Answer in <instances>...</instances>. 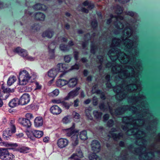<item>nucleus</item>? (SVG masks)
Returning a JSON list of instances; mask_svg holds the SVG:
<instances>
[{
	"mask_svg": "<svg viewBox=\"0 0 160 160\" xmlns=\"http://www.w3.org/2000/svg\"><path fill=\"white\" fill-rule=\"evenodd\" d=\"M117 82H121V84L114 87L113 91L116 92L115 96L117 100L121 101L128 97V92L134 91L136 94L128 98V102L132 103L136 106L137 109L135 113L136 117L132 116L124 117L122 119L123 122L127 125L132 127V128L127 129L124 127V130H127V134L128 135H133L142 142L143 146L137 148L136 150H139V152H137L139 155L140 160H148L150 158L158 155H160V147L156 148L153 146L151 147L149 149H147L145 144L146 142L143 141L146 136V132L142 130V128L145 126L147 120L145 119L146 116L148 115V111L146 109L147 102L145 97L141 94L142 90L141 85L139 79H115ZM157 140L160 142V133L157 136Z\"/></svg>",
	"mask_w": 160,
	"mask_h": 160,
	"instance_id": "obj_1",
	"label": "nucleus"
},
{
	"mask_svg": "<svg viewBox=\"0 0 160 160\" xmlns=\"http://www.w3.org/2000/svg\"><path fill=\"white\" fill-rule=\"evenodd\" d=\"M99 108L101 110L104 111L109 110L111 114H115L116 116L122 114L127 110L131 111L132 112L135 113L137 109L136 107L133 106H125L117 109L115 111L114 113L113 114L112 111V109L109 106L108 103L107 104V106H105L103 102L101 103L99 105Z\"/></svg>",
	"mask_w": 160,
	"mask_h": 160,
	"instance_id": "obj_2",
	"label": "nucleus"
},
{
	"mask_svg": "<svg viewBox=\"0 0 160 160\" xmlns=\"http://www.w3.org/2000/svg\"><path fill=\"white\" fill-rule=\"evenodd\" d=\"M18 85L24 86L26 85L29 83L32 82L33 80L36 78L37 75L34 72L29 74L28 72L25 69H21L19 74Z\"/></svg>",
	"mask_w": 160,
	"mask_h": 160,
	"instance_id": "obj_3",
	"label": "nucleus"
},
{
	"mask_svg": "<svg viewBox=\"0 0 160 160\" xmlns=\"http://www.w3.org/2000/svg\"><path fill=\"white\" fill-rule=\"evenodd\" d=\"M18 53L19 55L23 57L25 59L33 61L35 59V58L28 56V52L26 50L22 49L19 47L16 48L12 51H7L8 55L10 56H13L14 53Z\"/></svg>",
	"mask_w": 160,
	"mask_h": 160,
	"instance_id": "obj_4",
	"label": "nucleus"
},
{
	"mask_svg": "<svg viewBox=\"0 0 160 160\" xmlns=\"http://www.w3.org/2000/svg\"><path fill=\"white\" fill-rule=\"evenodd\" d=\"M8 149L13 150L14 148H0V159L2 160H12L14 158V156L12 153L9 152Z\"/></svg>",
	"mask_w": 160,
	"mask_h": 160,
	"instance_id": "obj_5",
	"label": "nucleus"
},
{
	"mask_svg": "<svg viewBox=\"0 0 160 160\" xmlns=\"http://www.w3.org/2000/svg\"><path fill=\"white\" fill-rule=\"evenodd\" d=\"M30 96L28 94H23L19 99L20 105H24L27 104L30 102Z\"/></svg>",
	"mask_w": 160,
	"mask_h": 160,
	"instance_id": "obj_6",
	"label": "nucleus"
},
{
	"mask_svg": "<svg viewBox=\"0 0 160 160\" xmlns=\"http://www.w3.org/2000/svg\"><path fill=\"white\" fill-rule=\"evenodd\" d=\"M19 122L22 126L26 129L30 128L32 125L31 122L30 120L24 118H19Z\"/></svg>",
	"mask_w": 160,
	"mask_h": 160,
	"instance_id": "obj_7",
	"label": "nucleus"
},
{
	"mask_svg": "<svg viewBox=\"0 0 160 160\" xmlns=\"http://www.w3.org/2000/svg\"><path fill=\"white\" fill-rule=\"evenodd\" d=\"M68 143L69 141L67 139L60 138L58 140L57 144L59 148H62L67 146Z\"/></svg>",
	"mask_w": 160,
	"mask_h": 160,
	"instance_id": "obj_8",
	"label": "nucleus"
},
{
	"mask_svg": "<svg viewBox=\"0 0 160 160\" xmlns=\"http://www.w3.org/2000/svg\"><path fill=\"white\" fill-rule=\"evenodd\" d=\"M75 125L73 124L72 126L70 128L66 129V134L68 136H72L71 138H73L75 135H77L76 133L78 131H75Z\"/></svg>",
	"mask_w": 160,
	"mask_h": 160,
	"instance_id": "obj_9",
	"label": "nucleus"
},
{
	"mask_svg": "<svg viewBox=\"0 0 160 160\" xmlns=\"http://www.w3.org/2000/svg\"><path fill=\"white\" fill-rule=\"evenodd\" d=\"M92 148L95 152H98L100 149V144L99 142L96 140H93L91 143Z\"/></svg>",
	"mask_w": 160,
	"mask_h": 160,
	"instance_id": "obj_10",
	"label": "nucleus"
},
{
	"mask_svg": "<svg viewBox=\"0 0 160 160\" xmlns=\"http://www.w3.org/2000/svg\"><path fill=\"white\" fill-rule=\"evenodd\" d=\"M80 89L79 88H77L76 89L72 90L69 92L68 95L64 98V99L65 100H68L69 98H73L77 96L79 92L78 91Z\"/></svg>",
	"mask_w": 160,
	"mask_h": 160,
	"instance_id": "obj_11",
	"label": "nucleus"
},
{
	"mask_svg": "<svg viewBox=\"0 0 160 160\" xmlns=\"http://www.w3.org/2000/svg\"><path fill=\"white\" fill-rule=\"evenodd\" d=\"M54 68L56 69L58 73L68 71L67 66L64 64L62 63H58Z\"/></svg>",
	"mask_w": 160,
	"mask_h": 160,
	"instance_id": "obj_12",
	"label": "nucleus"
},
{
	"mask_svg": "<svg viewBox=\"0 0 160 160\" xmlns=\"http://www.w3.org/2000/svg\"><path fill=\"white\" fill-rule=\"evenodd\" d=\"M50 112L54 115H58L62 112L61 109L57 105L52 106L50 108Z\"/></svg>",
	"mask_w": 160,
	"mask_h": 160,
	"instance_id": "obj_13",
	"label": "nucleus"
},
{
	"mask_svg": "<svg viewBox=\"0 0 160 160\" xmlns=\"http://www.w3.org/2000/svg\"><path fill=\"white\" fill-rule=\"evenodd\" d=\"M30 148L28 147L20 146L16 148L14 151H18L22 153H27L30 152Z\"/></svg>",
	"mask_w": 160,
	"mask_h": 160,
	"instance_id": "obj_14",
	"label": "nucleus"
},
{
	"mask_svg": "<svg viewBox=\"0 0 160 160\" xmlns=\"http://www.w3.org/2000/svg\"><path fill=\"white\" fill-rule=\"evenodd\" d=\"M43 122L42 118L41 117H37L34 120V125L36 127H39L42 125Z\"/></svg>",
	"mask_w": 160,
	"mask_h": 160,
	"instance_id": "obj_15",
	"label": "nucleus"
},
{
	"mask_svg": "<svg viewBox=\"0 0 160 160\" xmlns=\"http://www.w3.org/2000/svg\"><path fill=\"white\" fill-rule=\"evenodd\" d=\"M20 105L19 100L17 98L12 99L9 103V106L11 108H14Z\"/></svg>",
	"mask_w": 160,
	"mask_h": 160,
	"instance_id": "obj_16",
	"label": "nucleus"
},
{
	"mask_svg": "<svg viewBox=\"0 0 160 160\" xmlns=\"http://www.w3.org/2000/svg\"><path fill=\"white\" fill-rule=\"evenodd\" d=\"M58 73L56 69L53 68L48 72V75L49 77L54 78L56 76Z\"/></svg>",
	"mask_w": 160,
	"mask_h": 160,
	"instance_id": "obj_17",
	"label": "nucleus"
},
{
	"mask_svg": "<svg viewBox=\"0 0 160 160\" xmlns=\"http://www.w3.org/2000/svg\"><path fill=\"white\" fill-rule=\"evenodd\" d=\"M126 13L127 15L131 16L133 18L134 20L133 21H131V22L132 23V24H133L137 22V18L138 17V15L137 13L132 11L127 12H126Z\"/></svg>",
	"mask_w": 160,
	"mask_h": 160,
	"instance_id": "obj_18",
	"label": "nucleus"
},
{
	"mask_svg": "<svg viewBox=\"0 0 160 160\" xmlns=\"http://www.w3.org/2000/svg\"><path fill=\"white\" fill-rule=\"evenodd\" d=\"M30 132L32 133L34 136L37 138H39L43 135V132L42 131L32 130Z\"/></svg>",
	"mask_w": 160,
	"mask_h": 160,
	"instance_id": "obj_19",
	"label": "nucleus"
},
{
	"mask_svg": "<svg viewBox=\"0 0 160 160\" xmlns=\"http://www.w3.org/2000/svg\"><path fill=\"white\" fill-rule=\"evenodd\" d=\"M54 32L51 30H48L43 32L42 36L43 37H47L48 38H52L53 34Z\"/></svg>",
	"mask_w": 160,
	"mask_h": 160,
	"instance_id": "obj_20",
	"label": "nucleus"
},
{
	"mask_svg": "<svg viewBox=\"0 0 160 160\" xmlns=\"http://www.w3.org/2000/svg\"><path fill=\"white\" fill-rule=\"evenodd\" d=\"M33 8L36 10H45L47 8V7L43 4L38 3L35 5Z\"/></svg>",
	"mask_w": 160,
	"mask_h": 160,
	"instance_id": "obj_21",
	"label": "nucleus"
},
{
	"mask_svg": "<svg viewBox=\"0 0 160 160\" xmlns=\"http://www.w3.org/2000/svg\"><path fill=\"white\" fill-rule=\"evenodd\" d=\"M68 83V81L62 79H58L56 82V84L58 87H62L66 85Z\"/></svg>",
	"mask_w": 160,
	"mask_h": 160,
	"instance_id": "obj_22",
	"label": "nucleus"
},
{
	"mask_svg": "<svg viewBox=\"0 0 160 160\" xmlns=\"http://www.w3.org/2000/svg\"><path fill=\"white\" fill-rule=\"evenodd\" d=\"M17 80L16 77L14 75H11L8 78L7 81V84L11 86Z\"/></svg>",
	"mask_w": 160,
	"mask_h": 160,
	"instance_id": "obj_23",
	"label": "nucleus"
},
{
	"mask_svg": "<svg viewBox=\"0 0 160 160\" xmlns=\"http://www.w3.org/2000/svg\"><path fill=\"white\" fill-rule=\"evenodd\" d=\"M77 80L76 78H72L68 81V85L69 87H75L77 84Z\"/></svg>",
	"mask_w": 160,
	"mask_h": 160,
	"instance_id": "obj_24",
	"label": "nucleus"
},
{
	"mask_svg": "<svg viewBox=\"0 0 160 160\" xmlns=\"http://www.w3.org/2000/svg\"><path fill=\"white\" fill-rule=\"evenodd\" d=\"M55 46L54 43L52 42L50 43L48 46L49 53L51 55L53 56L54 53V49L55 48Z\"/></svg>",
	"mask_w": 160,
	"mask_h": 160,
	"instance_id": "obj_25",
	"label": "nucleus"
},
{
	"mask_svg": "<svg viewBox=\"0 0 160 160\" xmlns=\"http://www.w3.org/2000/svg\"><path fill=\"white\" fill-rule=\"evenodd\" d=\"M12 133L10 132V130H7L4 131L3 132V138L8 140Z\"/></svg>",
	"mask_w": 160,
	"mask_h": 160,
	"instance_id": "obj_26",
	"label": "nucleus"
},
{
	"mask_svg": "<svg viewBox=\"0 0 160 160\" xmlns=\"http://www.w3.org/2000/svg\"><path fill=\"white\" fill-rule=\"evenodd\" d=\"M35 18L37 20L43 21L45 19V16L42 13L38 12L35 15Z\"/></svg>",
	"mask_w": 160,
	"mask_h": 160,
	"instance_id": "obj_27",
	"label": "nucleus"
},
{
	"mask_svg": "<svg viewBox=\"0 0 160 160\" xmlns=\"http://www.w3.org/2000/svg\"><path fill=\"white\" fill-rule=\"evenodd\" d=\"M90 160H100V158L95 153L90 154L89 156Z\"/></svg>",
	"mask_w": 160,
	"mask_h": 160,
	"instance_id": "obj_28",
	"label": "nucleus"
},
{
	"mask_svg": "<svg viewBox=\"0 0 160 160\" xmlns=\"http://www.w3.org/2000/svg\"><path fill=\"white\" fill-rule=\"evenodd\" d=\"M111 135L113 139L116 141L118 140L122 137L123 135L122 133H119L118 134L113 133L111 134Z\"/></svg>",
	"mask_w": 160,
	"mask_h": 160,
	"instance_id": "obj_29",
	"label": "nucleus"
},
{
	"mask_svg": "<svg viewBox=\"0 0 160 160\" xmlns=\"http://www.w3.org/2000/svg\"><path fill=\"white\" fill-rule=\"evenodd\" d=\"M83 5L85 6H88V8L89 9H91L93 8L94 7V4L93 3H89V1L86 0L83 3Z\"/></svg>",
	"mask_w": 160,
	"mask_h": 160,
	"instance_id": "obj_30",
	"label": "nucleus"
},
{
	"mask_svg": "<svg viewBox=\"0 0 160 160\" xmlns=\"http://www.w3.org/2000/svg\"><path fill=\"white\" fill-rule=\"evenodd\" d=\"M80 138L82 140H85L87 138V132L86 131H83L80 133Z\"/></svg>",
	"mask_w": 160,
	"mask_h": 160,
	"instance_id": "obj_31",
	"label": "nucleus"
},
{
	"mask_svg": "<svg viewBox=\"0 0 160 160\" xmlns=\"http://www.w3.org/2000/svg\"><path fill=\"white\" fill-rule=\"evenodd\" d=\"M71 105L72 103H71L66 102L63 101L61 104V106L66 109H68Z\"/></svg>",
	"mask_w": 160,
	"mask_h": 160,
	"instance_id": "obj_32",
	"label": "nucleus"
},
{
	"mask_svg": "<svg viewBox=\"0 0 160 160\" xmlns=\"http://www.w3.org/2000/svg\"><path fill=\"white\" fill-rule=\"evenodd\" d=\"M104 58V57L102 56H98L97 57V59L98 60L99 62L101 64V65L98 67V68L100 70L102 68V66L103 64Z\"/></svg>",
	"mask_w": 160,
	"mask_h": 160,
	"instance_id": "obj_33",
	"label": "nucleus"
},
{
	"mask_svg": "<svg viewBox=\"0 0 160 160\" xmlns=\"http://www.w3.org/2000/svg\"><path fill=\"white\" fill-rule=\"evenodd\" d=\"M93 114L94 116L96 118L100 119L101 118L102 113L101 112H99L97 111H94L93 112Z\"/></svg>",
	"mask_w": 160,
	"mask_h": 160,
	"instance_id": "obj_34",
	"label": "nucleus"
},
{
	"mask_svg": "<svg viewBox=\"0 0 160 160\" xmlns=\"http://www.w3.org/2000/svg\"><path fill=\"white\" fill-rule=\"evenodd\" d=\"M72 138L73 142L72 143L73 145L74 146H76L78 143V135H75L73 138Z\"/></svg>",
	"mask_w": 160,
	"mask_h": 160,
	"instance_id": "obj_35",
	"label": "nucleus"
},
{
	"mask_svg": "<svg viewBox=\"0 0 160 160\" xmlns=\"http://www.w3.org/2000/svg\"><path fill=\"white\" fill-rule=\"evenodd\" d=\"M60 48L62 51H66L69 49V46L67 45L66 46L63 44H61L60 46Z\"/></svg>",
	"mask_w": 160,
	"mask_h": 160,
	"instance_id": "obj_36",
	"label": "nucleus"
},
{
	"mask_svg": "<svg viewBox=\"0 0 160 160\" xmlns=\"http://www.w3.org/2000/svg\"><path fill=\"white\" fill-rule=\"evenodd\" d=\"M74 154H76L77 156L80 158H82L83 157L82 152L81 149H78L77 150L76 152Z\"/></svg>",
	"mask_w": 160,
	"mask_h": 160,
	"instance_id": "obj_37",
	"label": "nucleus"
},
{
	"mask_svg": "<svg viewBox=\"0 0 160 160\" xmlns=\"http://www.w3.org/2000/svg\"><path fill=\"white\" fill-rule=\"evenodd\" d=\"M63 100L61 98H58L53 99L52 100V103L55 104H62Z\"/></svg>",
	"mask_w": 160,
	"mask_h": 160,
	"instance_id": "obj_38",
	"label": "nucleus"
},
{
	"mask_svg": "<svg viewBox=\"0 0 160 160\" xmlns=\"http://www.w3.org/2000/svg\"><path fill=\"white\" fill-rule=\"evenodd\" d=\"M77 155L74 153L69 158L71 160H80V158L77 156Z\"/></svg>",
	"mask_w": 160,
	"mask_h": 160,
	"instance_id": "obj_39",
	"label": "nucleus"
},
{
	"mask_svg": "<svg viewBox=\"0 0 160 160\" xmlns=\"http://www.w3.org/2000/svg\"><path fill=\"white\" fill-rule=\"evenodd\" d=\"M14 91V89L13 88L11 89L9 88H6L4 89L3 92L4 93H8L11 92H13Z\"/></svg>",
	"mask_w": 160,
	"mask_h": 160,
	"instance_id": "obj_40",
	"label": "nucleus"
},
{
	"mask_svg": "<svg viewBox=\"0 0 160 160\" xmlns=\"http://www.w3.org/2000/svg\"><path fill=\"white\" fill-rule=\"evenodd\" d=\"M90 111L89 109H86L85 111V113L86 115L90 119H92V116L91 115V114L90 113Z\"/></svg>",
	"mask_w": 160,
	"mask_h": 160,
	"instance_id": "obj_41",
	"label": "nucleus"
},
{
	"mask_svg": "<svg viewBox=\"0 0 160 160\" xmlns=\"http://www.w3.org/2000/svg\"><path fill=\"white\" fill-rule=\"evenodd\" d=\"M26 119L30 120V119L33 118L34 117L32 114L31 113H28L25 115Z\"/></svg>",
	"mask_w": 160,
	"mask_h": 160,
	"instance_id": "obj_42",
	"label": "nucleus"
},
{
	"mask_svg": "<svg viewBox=\"0 0 160 160\" xmlns=\"http://www.w3.org/2000/svg\"><path fill=\"white\" fill-rule=\"evenodd\" d=\"M10 127H11V130L10 132L12 133H14L16 132V128L15 125L12 124V123L11 122H10Z\"/></svg>",
	"mask_w": 160,
	"mask_h": 160,
	"instance_id": "obj_43",
	"label": "nucleus"
},
{
	"mask_svg": "<svg viewBox=\"0 0 160 160\" xmlns=\"http://www.w3.org/2000/svg\"><path fill=\"white\" fill-rule=\"evenodd\" d=\"M69 116H67L64 117L62 120V121L64 123H67L69 122Z\"/></svg>",
	"mask_w": 160,
	"mask_h": 160,
	"instance_id": "obj_44",
	"label": "nucleus"
},
{
	"mask_svg": "<svg viewBox=\"0 0 160 160\" xmlns=\"http://www.w3.org/2000/svg\"><path fill=\"white\" fill-rule=\"evenodd\" d=\"M97 48L95 46L93 45L92 43H91V52L92 53L95 54Z\"/></svg>",
	"mask_w": 160,
	"mask_h": 160,
	"instance_id": "obj_45",
	"label": "nucleus"
},
{
	"mask_svg": "<svg viewBox=\"0 0 160 160\" xmlns=\"http://www.w3.org/2000/svg\"><path fill=\"white\" fill-rule=\"evenodd\" d=\"M9 96L8 94L4 93L2 95V96L0 97V98H1L2 100H5Z\"/></svg>",
	"mask_w": 160,
	"mask_h": 160,
	"instance_id": "obj_46",
	"label": "nucleus"
},
{
	"mask_svg": "<svg viewBox=\"0 0 160 160\" xmlns=\"http://www.w3.org/2000/svg\"><path fill=\"white\" fill-rule=\"evenodd\" d=\"M71 59V57L70 55H66L64 57V60L65 62H69Z\"/></svg>",
	"mask_w": 160,
	"mask_h": 160,
	"instance_id": "obj_47",
	"label": "nucleus"
},
{
	"mask_svg": "<svg viewBox=\"0 0 160 160\" xmlns=\"http://www.w3.org/2000/svg\"><path fill=\"white\" fill-rule=\"evenodd\" d=\"M73 115L74 116V118L75 119H75H78L80 118V115L79 114L75 112H73ZM76 121H77V120H76Z\"/></svg>",
	"mask_w": 160,
	"mask_h": 160,
	"instance_id": "obj_48",
	"label": "nucleus"
},
{
	"mask_svg": "<svg viewBox=\"0 0 160 160\" xmlns=\"http://www.w3.org/2000/svg\"><path fill=\"white\" fill-rule=\"evenodd\" d=\"M35 84L36 87L35 90H40L41 89L42 86L38 82H35Z\"/></svg>",
	"mask_w": 160,
	"mask_h": 160,
	"instance_id": "obj_49",
	"label": "nucleus"
},
{
	"mask_svg": "<svg viewBox=\"0 0 160 160\" xmlns=\"http://www.w3.org/2000/svg\"><path fill=\"white\" fill-rule=\"evenodd\" d=\"M93 104L94 106H96L98 103V98L96 97H94L92 99Z\"/></svg>",
	"mask_w": 160,
	"mask_h": 160,
	"instance_id": "obj_50",
	"label": "nucleus"
},
{
	"mask_svg": "<svg viewBox=\"0 0 160 160\" xmlns=\"http://www.w3.org/2000/svg\"><path fill=\"white\" fill-rule=\"evenodd\" d=\"M59 91L58 89H56L52 92V95L54 96H58L59 93Z\"/></svg>",
	"mask_w": 160,
	"mask_h": 160,
	"instance_id": "obj_51",
	"label": "nucleus"
},
{
	"mask_svg": "<svg viewBox=\"0 0 160 160\" xmlns=\"http://www.w3.org/2000/svg\"><path fill=\"white\" fill-rule=\"evenodd\" d=\"M113 124V122L112 119L109 120L107 122V126L109 127H111Z\"/></svg>",
	"mask_w": 160,
	"mask_h": 160,
	"instance_id": "obj_52",
	"label": "nucleus"
},
{
	"mask_svg": "<svg viewBox=\"0 0 160 160\" xmlns=\"http://www.w3.org/2000/svg\"><path fill=\"white\" fill-rule=\"evenodd\" d=\"M91 25L93 28H95L97 26V22L96 20H93L91 22Z\"/></svg>",
	"mask_w": 160,
	"mask_h": 160,
	"instance_id": "obj_53",
	"label": "nucleus"
},
{
	"mask_svg": "<svg viewBox=\"0 0 160 160\" xmlns=\"http://www.w3.org/2000/svg\"><path fill=\"white\" fill-rule=\"evenodd\" d=\"M116 2H118L120 3L123 4L125 3L128 2L130 0H115Z\"/></svg>",
	"mask_w": 160,
	"mask_h": 160,
	"instance_id": "obj_54",
	"label": "nucleus"
},
{
	"mask_svg": "<svg viewBox=\"0 0 160 160\" xmlns=\"http://www.w3.org/2000/svg\"><path fill=\"white\" fill-rule=\"evenodd\" d=\"M109 118V115L108 114H106L103 116V119L104 122H106L107 121Z\"/></svg>",
	"mask_w": 160,
	"mask_h": 160,
	"instance_id": "obj_55",
	"label": "nucleus"
},
{
	"mask_svg": "<svg viewBox=\"0 0 160 160\" xmlns=\"http://www.w3.org/2000/svg\"><path fill=\"white\" fill-rule=\"evenodd\" d=\"M79 66L77 64H75L74 65L72 66L71 68V69L73 70V69H79Z\"/></svg>",
	"mask_w": 160,
	"mask_h": 160,
	"instance_id": "obj_56",
	"label": "nucleus"
},
{
	"mask_svg": "<svg viewBox=\"0 0 160 160\" xmlns=\"http://www.w3.org/2000/svg\"><path fill=\"white\" fill-rule=\"evenodd\" d=\"M8 146H11L12 147H16L18 146V144L16 143H10L7 144Z\"/></svg>",
	"mask_w": 160,
	"mask_h": 160,
	"instance_id": "obj_57",
	"label": "nucleus"
},
{
	"mask_svg": "<svg viewBox=\"0 0 160 160\" xmlns=\"http://www.w3.org/2000/svg\"><path fill=\"white\" fill-rule=\"evenodd\" d=\"M24 88L25 91L27 92L31 91L32 90V88L31 87H25Z\"/></svg>",
	"mask_w": 160,
	"mask_h": 160,
	"instance_id": "obj_58",
	"label": "nucleus"
},
{
	"mask_svg": "<svg viewBox=\"0 0 160 160\" xmlns=\"http://www.w3.org/2000/svg\"><path fill=\"white\" fill-rule=\"evenodd\" d=\"M74 58L76 60H77L78 57V52L75 51L74 52Z\"/></svg>",
	"mask_w": 160,
	"mask_h": 160,
	"instance_id": "obj_59",
	"label": "nucleus"
},
{
	"mask_svg": "<svg viewBox=\"0 0 160 160\" xmlns=\"http://www.w3.org/2000/svg\"><path fill=\"white\" fill-rule=\"evenodd\" d=\"M79 100L78 99L75 100L74 101V106L75 107H77L78 106Z\"/></svg>",
	"mask_w": 160,
	"mask_h": 160,
	"instance_id": "obj_60",
	"label": "nucleus"
},
{
	"mask_svg": "<svg viewBox=\"0 0 160 160\" xmlns=\"http://www.w3.org/2000/svg\"><path fill=\"white\" fill-rule=\"evenodd\" d=\"M88 42L87 41L85 42H83L82 44V46L83 48H85L86 47V46L87 45Z\"/></svg>",
	"mask_w": 160,
	"mask_h": 160,
	"instance_id": "obj_61",
	"label": "nucleus"
},
{
	"mask_svg": "<svg viewBox=\"0 0 160 160\" xmlns=\"http://www.w3.org/2000/svg\"><path fill=\"white\" fill-rule=\"evenodd\" d=\"M49 138L48 137H44L43 139V141L44 142H48L49 140Z\"/></svg>",
	"mask_w": 160,
	"mask_h": 160,
	"instance_id": "obj_62",
	"label": "nucleus"
},
{
	"mask_svg": "<svg viewBox=\"0 0 160 160\" xmlns=\"http://www.w3.org/2000/svg\"><path fill=\"white\" fill-rule=\"evenodd\" d=\"M100 98L102 100H105L106 98L105 96L103 93H102L100 95Z\"/></svg>",
	"mask_w": 160,
	"mask_h": 160,
	"instance_id": "obj_63",
	"label": "nucleus"
},
{
	"mask_svg": "<svg viewBox=\"0 0 160 160\" xmlns=\"http://www.w3.org/2000/svg\"><path fill=\"white\" fill-rule=\"evenodd\" d=\"M105 79L107 81H109L110 80V76L109 75H107L105 77Z\"/></svg>",
	"mask_w": 160,
	"mask_h": 160,
	"instance_id": "obj_64",
	"label": "nucleus"
}]
</instances>
